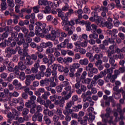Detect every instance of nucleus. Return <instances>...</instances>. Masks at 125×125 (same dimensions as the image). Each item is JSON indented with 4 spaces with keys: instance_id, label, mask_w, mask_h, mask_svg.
I'll use <instances>...</instances> for the list:
<instances>
[{
    "instance_id": "obj_37",
    "label": "nucleus",
    "mask_w": 125,
    "mask_h": 125,
    "mask_svg": "<svg viewBox=\"0 0 125 125\" xmlns=\"http://www.w3.org/2000/svg\"><path fill=\"white\" fill-rule=\"evenodd\" d=\"M18 76H19L18 78L21 81H24V80L26 79V77H25V72H21V73Z\"/></svg>"
},
{
    "instance_id": "obj_33",
    "label": "nucleus",
    "mask_w": 125,
    "mask_h": 125,
    "mask_svg": "<svg viewBox=\"0 0 125 125\" xmlns=\"http://www.w3.org/2000/svg\"><path fill=\"white\" fill-rule=\"evenodd\" d=\"M25 105L26 108H33V106H36L34 103H31L29 100L26 102Z\"/></svg>"
},
{
    "instance_id": "obj_7",
    "label": "nucleus",
    "mask_w": 125,
    "mask_h": 125,
    "mask_svg": "<svg viewBox=\"0 0 125 125\" xmlns=\"http://www.w3.org/2000/svg\"><path fill=\"white\" fill-rule=\"evenodd\" d=\"M70 99V96H65L62 97V96H59L57 99L55 101V105H59L60 107H64V104L65 103V100H68Z\"/></svg>"
},
{
    "instance_id": "obj_51",
    "label": "nucleus",
    "mask_w": 125,
    "mask_h": 125,
    "mask_svg": "<svg viewBox=\"0 0 125 125\" xmlns=\"http://www.w3.org/2000/svg\"><path fill=\"white\" fill-rule=\"evenodd\" d=\"M41 8V6L37 5L36 6L33 7V11L35 13H38L40 12V9Z\"/></svg>"
},
{
    "instance_id": "obj_11",
    "label": "nucleus",
    "mask_w": 125,
    "mask_h": 125,
    "mask_svg": "<svg viewBox=\"0 0 125 125\" xmlns=\"http://www.w3.org/2000/svg\"><path fill=\"white\" fill-rule=\"evenodd\" d=\"M5 52L6 53V57L10 58L12 55L16 54V48L15 49L12 48L10 47H7L5 49Z\"/></svg>"
},
{
    "instance_id": "obj_35",
    "label": "nucleus",
    "mask_w": 125,
    "mask_h": 125,
    "mask_svg": "<svg viewBox=\"0 0 125 125\" xmlns=\"http://www.w3.org/2000/svg\"><path fill=\"white\" fill-rule=\"evenodd\" d=\"M113 90H114V91H115V93H117L116 95H119V97H120L121 92L122 91H121V88L119 89V87L115 85L114 87H113Z\"/></svg>"
},
{
    "instance_id": "obj_16",
    "label": "nucleus",
    "mask_w": 125,
    "mask_h": 125,
    "mask_svg": "<svg viewBox=\"0 0 125 125\" xmlns=\"http://www.w3.org/2000/svg\"><path fill=\"white\" fill-rule=\"evenodd\" d=\"M65 91H63L62 92V95H66L67 94V92L68 93L66 96H69V98H71V96H72V87L70 84L68 86H67L64 88Z\"/></svg>"
},
{
    "instance_id": "obj_6",
    "label": "nucleus",
    "mask_w": 125,
    "mask_h": 125,
    "mask_svg": "<svg viewBox=\"0 0 125 125\" xmlns=\"http://www.w3.org/2000/svg\"><path fill=\"white\" fill-rule=\"evenodd\" d=\"M47 47H49L48 48L53 47V43L52 42L49 41L46 42H42L41 46H37V50H38V52L41 53V52L43 51V48H46Z\"/></svg>"
},
{
    "instance_id": "obj_1",
    "label": "nucleus",
    "mask_w": 125,
    "mask_h": 125,
    "mask_svg": "<svg viewBox=\"0 0 125 125\" xmlns=\"http://www.w3.org/2000/svg\"><path fill=\"white\" fill-rule=\"evenodd\" d=\"M83 72V68H80L78 69L77 72L75 74V77L77 78L75 84V88H76V93L77 94L81 95L82 92H85L86 91V86L81 83V80H80V77L82 75Z\"/></svg>"
},
{
    "instance_id": "obj_14",
    "label": "nucleus",
    "mask_w": 125,
    "mask_h": 125,
    "mask_svg": "<svg viewBox=\"0 0 125 125\" xmlns=\"http://www.w3.org/2000/svg\"><path fill=\"white\" fill-rule=\"evenodd\" d=\"M95 23L102 28L105 27V21L103 20V18L100 16L96 18Z\"/></svg>"
},
{
    "instance_id": "obj_36",
    "label": "nucleus",
    "mask_w": 125,
    "mask_h": 125,
    "mask_svg": "<svg viewBox=\"0 0 125 125\" xmlns=\"http://www.w3.org/2000/svg\"><path fill=\"white\" fill-rule=\"evenodd\" d=\"M44 76L47 78H49L51 76V69L47 68L46 69V71L44 72Z\"/></svg>"
},
{
    "instance_id": "obj_52",
    "label": "nucleus",
    "mask_w": 125,
    "mask_h": 125,
    "mask_svg": "<svg viewBox=\"0 0 125 125\" xmlns=\"http://www.w3.org/2000/svg\"><path fill=\"white\" fill-rule=\"evenodd\" d=\"M21 30L22 33H23L25 34L24 37H26V36L28 35V33H29V29H27V28L25 27H23L21 28Z\"/></svg>"
},
{
    "instance_id": "obj_55",
    "label": "nucleus",
    "mask_w": 125,
    "mask_h": 125,
    "mask_svg": "<svg viewBox=\"0 0 125 125\" xmlns=\"http://www.w3.org/2000/svg\"><path fill=\"white\" fill-rule=\"evenodd\" d=\"M36 77L37 80H41L42 79V77H44V74L39 72L38 74H36Z\"/></svg>"
},
{
    "instance_id": "obj_18",
    "label": "nucleus",
    "mask_w": 125,
    "mask_h": 125,
    "mask_svg": "<svg viewBox=\"0 0 125 125\" xmlns=\"http://www.w3.org/2000/svg\"><path fill=\"white\" fill-rule=\"evenodd\" d=\"M40 59L37 60V62L35 63L34 67L31 68V72L33 73V74H37L39 71V68H40Z\"/></svg>"
},
{
    "instance_id": "obj_64",
    "label": "nucleus",
    "mask_w": 125,
    "mask_h": 125,
    "mask_svg": "<svg viewBox=\"0 0 125 125\" xmlns=\"http://www.w3.org/2000/svg\"><path fill=\"white\" fill-rule=\"evenodd\" d=\"M36 108L37 110L36 113H41L40 112L42 111V105H37Z\"/></svg>"
},
{
    "instance_id": "obj_10",
    "label": "nucleus",
    "mask_w": 125,
    "mask_h": 125,
    "mask_svg": "<svg viewBox=\"0 0 125 125\" xmlns=\"http://www.w3.org/2000/svg\"><path fill=\"white\" fill-rule=\"evenodd\" d=\"M22 88H24V92L21 94V97L23 99H28V94L29 96L34 95V92L32 91H30V88L22 87Z\"/></svg>"
},
{
    "instance_id": "obj_19",
    "label": "nucleus",
    "mask_w": 125,
    "mask_h": 125,
    "mask_svg": "<svg viewBox=\"0 0 125 125\" xmlns=\"http://www.w3.org/2000/svg\"><path fill=\"white\" fill-rule=\"evenodd\" d=\"M113 19L110 17L108 18L107 21H104V27H106L107 29H112L113 28Z\"/></svg>"
},
{
    "instance_id": "obj_45",
    "label": "nucleus",
    "mask_w": 125,
    "mask_h": 125,
    "mask_svg": "<svg viewBox=\"0 0 125 125\" xmlns=\"http://www.w3.org/2000/svg\"><path fill=\"white\" fill-rule=\"evenodd\" d=\"M108 101L112 103V106L113 107H114V106H116V101H115V100H114V98L113 97V96L108 97Z\"/></svg>"
},
{
    "instance_id": "obj_4",
    "label": "nucleus",
    "mask_w": 125,
    "mask_h": 125,
    "mask_svg": "<svg viewBox=\"0 0 125 125\" xmlns=\"http://www.w3.org/2000/svg\"><path fill=\"white\" fill-rule=\"evenodd\" d=\"M75 21L71 20L70 21H68V19L65 20V21L62 22V26L64 27L63 29L65 31V32H67L68 36H71V35H73V32L72 31L71 29H75Z\"/></svg>"
},
{
    "instance_id": "obj_31",
    "label": "nucleus",
    "mask_w": 125,
    "mask_h": 125,
    "mask_svg": "<svg viewBox=\"0 0 125 125\" xmlns=\"http://www.w3.org/2000/svg\"><path fill=\"white\" fill-rule=\"evenodd\" d=\"M56 114L57 116L60 117V120H64L65 119V116L62 114V110L60 109H57Z\"/></svg>"
},
{
    "instance_id": "obj_28",
    "label": "nucleus",
    "mask_w": 125,
    "mask_h": 125,
    "mask_svg": "<svg viewBox=\"0 0 125 125\" xmlns=\"http://www.w3.org/2000/svg\"><path fill=\"white\" fill-rule=\"evenodd\" d=\"M43 121L46 125H50L51 124V120L47 115H44L43 117Z\"/></svg>"
},
{
    "instance_id": "obj_41",
    "label": "nucleus",
    "mask_w": 125,
    "mask_h": 125,
    "mask_svg": "<svg viewBox=\"0 0 125 125\" xmlns=\"http://www.w3.org/2000/svg\"><path fill=\"white\" fill-rule=\"evenodd\" d=\"M40 71L39 72L42 73L43 75H44V72H45V70H46V67L45 65H42L40 67Z\"/></svg>"
},
{
    "instance_id": "obj_42",
    "label": "nucleus",
    "mask_w": 125,
    "mask_h": 125,
    "mask_svg": "<svg viewBox=\"0 0 125 125\" xmlns=\"http://www.w3.org/2000/svg\"><path fill=\"white\" fill-rule=\"evenodd\" d=\"M73 105H75V102H74V101H70L66 103V105L65 107L71 108Z\"/></svg>"
},
{
    "instance_id": "obj_3",
    "label": "nucleus",
    "mask_w": 125,
    "mask_h": 125,
    "mask_svg": "<svg viewBox=\"0 0 125 125\" xmlns=\"http://www.w3.org/2000/svg\"><path fill=\"white\" fill-rule=\"evenodd\" d=\"M35 34L38 35L40 32H42L44 35L48 34L49 31L51 30V25L46 26V23H42L41 22H36L35 23Z\"/></svg>"
},
{
    "instance_id": "obj_57",
    "label": "nucleus",
    "mask_w": 125,
    "mask_h": 125,
    "mask_svg": "<svg viewBox=\"0 0 125 125\" xmlns=\"http://www.w3.org/2000/svg\"><path fill=\"white\" fill-rule=\"evenodd\" d=\"M83 11L84 13H86V14H89L90 13V9H89L87 6H85L84 7Z\"/></svg>"
},
{
    "instance_id": "obj_9",
    "label": "nucleus",
    "mask_w": 125,
    "mask_h": 125,
    "mask_svg": "<svg viewBox=\"0 0 125 125\" xmlns=\"http://www.w3.org/2000/svg\"><path fill=\"white\" fill-rule=\"evenodd\" d=\"M85 27L86 30L88 32H90L92 31L94 33L96 32L97 30V26L94 24H92L90 21H85Z\"/></svg>"
},
{
    "instance_id": "obj_39",
    "label": "nucleus",
    "mask_w": 125,
    "mask_h": 125,
    "mask_svg": "<svg viewBox=\"0 0 125 125\" xmlns=\"http://www.w3.org/2000/svg\"><path fill=\"white\" fill-rule=\"evenodd\" d=\"M51 34H52V35L57 36V37L59 38V37H60V30L59 29H57L56 30H52Z\"/></svg>"
},
{
    "instance_id": "obj_56",
    "label": "nucleus",
    "mask_w": 125,
    "mask_h": 125,
    "mask_svg": "<svg viewBox=\"0 0 125 125\" xmlns=\"http://www.w3.org/2000/svg\"><path fill=\"white\" fill-rule=\"evenodd\" d=\"M116 4V6L117 8H119L121 9L122 8V5H121V3L120 2V0H114Z\"/></svg>"
},
{
    "instance_id": "obj_44",
    "label": "nucleus",
    "mask_w": 125,
    "mask_h": 125,
    "mask_svg": "<svg viewBox=\"0 0 125 125\" xmlns=\"http://www.w3.org/2000/svg\"><path fill=\"white\" fill-rule=\"evenodd\" d=\"M88 119V118H87V116H85L83 117V120L81 121V123H80L81 125H87V120Z\"/></svg>"
},
{
    "instance_id": "obj_58",
    "label": "nucleus",
    "mask_w": 125,
    "mask_h": 125,
    "mask_svg": "<svg viewBox=\"0 0 125 125\" xmlns=\"http://www.w3.org/2000/svg\"><path fill=\"white\" fill-rule=\"evenodd\" d=\"M29 112H30V111L27 108H23L22 109L21 114H22V115H28L29 114Z\"/></svg>"
},
{
    "instance_id": "obj_17",
    "label": "nucleus",
    "mask_w": 125,
    "mask_h": 125,
    "mask_svg": "<svg viewBox=\"0 0 125 125\" xmlns=\"http://www.w3.org/2000/svg\"><path fill=\"white\" fill-rule=\"evenodd\" d=\"M51 80H53L52 77H50L48 79L45 78L44 80H41L40 85L41 86H44V85H48L49 83L51 82Z\"/></svg>"
},
{
    "instance_id": "obj_60",
    "label": "nucleus",
    "mask_w": 125,
    "mask_h": 125,
    "mask_svg": "<svg viewBox=\"0 0 125 125\" xmlns=\"http://www.w3.org/2000/svg\"><path fill=\"white\" fill-rule=\"evenodd\" d=\"M1 37L2 40H4V39L8 38V33H7V31L2 34Z\"/></svg>"
},
{
    "instance_id": "obj_22",
    "label": "nucleus",
    "mask_w": 125,
    "mask_h": 125,
    "mask_svg": "<svg viewBox=\"0 0 125 125\" xmlns=\"http://www.w3.org/2000/svg\"><path fill=\"white\" fill-rule=\"evenodd\" d=\"M101 117L102 119V122L104 124H107L108 123V118H110V113L106 112L105 114H103L101 115Z\"/></svg>"
},
{
    "instance_id": "obj_32",
    "label": "nucleus",
    "mask_w": 125,
    "mask_h": 125,
    "mask_svg": "<svg viewBox=\"0 0 125 125\" xmlns=\"http://www.w3.org/2000/svg\"><path fill=\"white\" fill-rule=\"evenodd\" d=\"M20 70H21L17 67V65H16L14 67L13 73L14 74L15 77H17V76L19 75V74L21 73Z\"/></svg>"
},
{
    "instance_id": "obj_47",
    "label": "nucleus",
    "mask_w": 125,
    "mask_h": 125,
    "mask_svg": "<svg viewBox=\"0 0 125 125\" xmlns=\"http://www.w3.org/2000/svg\"><path fill=\"white\" fill-rule=\"evenodd\" d=\"M7 3L10 7H14V1L13 0H7Z\"/></svg>"
},
{
    "instance_id": "obj_23",
    "label": "nucleus",
    "mask_w": 125,
    "mask_h": 125,
    "mask_svg": "<svg viewBox=\"0 0 125 125\" xmlns=\"http://www.w3.org/2000/svg\"><path fill=\"white\" fill-rule=\"evenodd\" d=\"M12 113L13 115V119L16 120H18L19 118V114H20V112H19V111H17V110L15 109H13L12 110Z\"/></svg>"
},
{
    "instance_id": "obj_46",
    "label": "nucleus",
    "mask_w": 125,
    "mask_h": 125,
    "mask_svg": "<svg viewBox=\"0 0 125 125\" xmlns=\"http://www.w3.org/2000/svg\"><path fill=\"white\" fill-rule=\"evenodd\" d=\"M89 38L90 39H94L95 40H96L98 38V34L96 33H93V34H91L89 35Z\"/></svg>"
},
{
    "instance_id": "obj_59",
    "label": "nucleus",
    "mask_w": 125,
    "mask_h": 125,
    "mask_svg": "<svg viewBox=\"0 0 125 125\" xmlns=\"http://www.w3.org/2000/svg\"><path fill=\"white\" fill-rule=\"evenodd\" d=\"M36 55H37L39 59H43V58H44V56L42 54V53L36 52Z\"/></svg>"
},
{
    "instance_id": "obj_20",
    "label": "nucleus",
    "mask_w": 125,
    "mask_h": 125,
    "mask_svg": "<svg viewBox=\"0 0 125 125\" xmlns=\"http://www.w3.org/2000/svg\"><path fill=\"white\" fill-rule=\"evenodd\" d=\"M21 61H23L25 66H32V64L33 63L32 60H31L30 58L27 57V56L24 57L23 60H21Z\"/></svg>"
},
{
    "instance_id": "obj_2",
    "label": "nucleus",
    "mask_w": 125,
    "mask_h": 125,
    "mask_svg": "<svg viewBox=\"0 0 125 125\" xmlns=\"http://www.w3.org/2000/svg\"><path fill=\"white\" fill-rule=\"evenodd\" d=\"M113 68H109V69H107V73L108 74L107 76L104 78V80L106 83H109L110 80V83H115V86H118L119 87V86L122 84V83H121L119 81H116V79L118 78V74H115L114 75H112V74H113Z\"/></svg>"
},
{
    "instance_id": "obj_34",
    "label": "nucleus",
    "mask_w": 125,
    "mask_h": 125,
    "mask_svg": "<svg viewBox=\"0 0 125 125\" xmlns=\"http://www.w3.org/2000/svg\"><path fill=\"white\" fill-rule=\"evenodd\" d=\"M102 57H103V54L101 53H100L99 54H95L94 57H93V59L94 60V62L95 61V59L96 60H100V59L102 58Z\"/></svg>"
},
{
    "instance_id": "obj_62",
    "label": "nucleus",
    "mask_w": 125,
    "mask_h": 125,
    "mask_svg": "<svg viewBox=\"0 0 125 125\" xmlns=\"http://www.w3.org/2000/svg\"><path fill=\"white\" fill-rule=\"evenodd\" d=\"M54 81V79H51V82H50L49 85L52 87H55L56 86V83L53 82Z\"/></svg>"
},
{
    "instance_id": "obj_26",
    "label": "nucleus",
    "mask_w": 125,
    "mask_h": 125,
    "mask_svg": "<svg viewBox=\"0 0 125 125\" xmlns=\"http://www.w3.org/2000/svg\"><path fill=\"white\" fill-rule=\"evenodd\" d=\"M17 36H18V32L16 31H12L11 32V40H13L15 42H18Z\"/></svg>"
},
{
    "instance_id": "obj_8",
    "label": "nucleus",
    "mask_w": 125,
    "mask_h": 125,
    "mask_svg": "<svg viewBox=\"0 0 125 125\" xmlns=\"http://www.w3.org/2000/svg\"><path fill=\"white\" fill-rule=\"evenodd\" d=\"M18 51L19 54H20V60H23L24 57H27L28 56V52L25 51L22 49L20 46L16 47V53Z\"/></svg>"
},
{
    "instance_id": "obj_25",
    "label": "nucleus",
    "mask_w": 125,
    "mask_h": 125,
    "mask_svg": "<svg viewBox=\"0 0 125 125\" xmlns=\"http://www.w3.org/2000/svg\"><path fill=\"white\" fill-rule=\"evenodd\" d=\"M106 53H107V57L108 58H114L115 57H117V55H113L114 53H115V50H112L110 51V50H105Z\"/></svg>"
},
{
    "instance_id": "obj_40",
    "label": "nucleus",
    "mask_w": 125,
    "mask_h": 125,
    "mask_svg": "<svg viewBox=\"0 0 125 125\" xmlns=\"http://www.w3.org/2000/svg\"><path fill=\"white\" fill-rule=\"evenodd\" d=\"M25 78H26L29 81H31V82H33V81H35L36 79V76H35V75L34 74L26 75Z\"/></svg>"
},
{
    "instance_id": "obj_12",
    "label": "nucleus",
    "mask_w": 125,
    "mask_h": 125,
    "mask_svg": "<svg viewBox=\"0 0 125 125\" xmlns=\"http://www.w3.org/2000/svg\"><path fill=\"white\" fill-rule=\"evenodd\" d=\"M42 117H43V115L41 113H35L32 116V120L33 122H37V120L38 122L42 123Z\"/></svg>"
},
{
    "instance_id": "obj_43",
    "label": "nucleus",
    "mask_w": 125,
    "mask_h": 125,
    "mask_svg": "<svg viewBox=\"0 0 125 125\" xmlns=\"http://www.w3.org/2000/svg\"><path fill=\"white\" fill-rule=\"evenodd\" d=\"M29 96H30L29 98V99H30L29 101H30L31 103H33L35 104V102L37 100V97H36V96L33 95H29Z\"/></svg>"
},
{
    "instance_id": "obj_29",
    "label": "nucleus",
    "mask_w": 125,
    "mask_h": 125,
    "mask_svg": "<svg viewBox=\"0 0 125 125\" xmlns=\"http://www.w3.org/2000/svg\"><path fill=\"white\" fill-rule=\"evenodd\" d=\"M44 91V88H40L37 91H35L34 93L35 95H37V96H39V97H40V96L42 95V93H43Z\"/></svg>"
},
{
    "instance_id": "obj_53",
    "label": "nucleus",
    "mask_w": 125,
    "mask_h": 125,
    "mask_svg": "<svg viewBox=\"0 0 125 125\" xmlns=\"http://www.w3.org/2000/svg\"><path fill=\"white\" fill-rule=\"evenodd\" d=\"M29 58L31 60H34V61H36L37 59H38V55L36 54H32L30 57Z\"/></svg>"
},
{
    "instance_id": "obj_50",
    "label": "nucleus",
    "mask_w": 125,
    "mask_h": 125,
    "mask_svg": "<svg viewBox=\"0 0 125 125\" xmlns=\"http://www.w3.org/2000/svg\"><path fill=\"white\" fill-rule=\"evenodd\" d=\"M31 11V9H27V8H23L21 10V12H24V13L26 12V13H28V14H30Z\"/></svg>"
},
{
    "instance_id": "obj_54",
    "label": "nucleus",
    "mask_w": 125,
    "mask_h": 125,
    "mask_svg": "<svg viewBox=\"0 0 125 125\" xmlns=\"http://www.w3.org/2000/svg\"><path fill=\"white\" fill-rule=\"evenodd\" d=\"M57 98H59V96L57 95H54L53 96H51L50 97V99L51 101H52L53 102H54V101H55L56 100V99H57Z\"/></svg>"
},
{
    "instance_id": "obj_27",
    "label": "nucleus",
    "mask_w": 125,
    "mask_h": 125,
    "mask_svg": "<svg viewBox=\"0 0 125 125\" xmlns=\"http://www.w3.org/2000/svg\"><path fill=\"white\" fill-rule=\"evenodd\" d=\"M65 110L63 111V113L65 116H68V115H71L73 113V109L68 107H64Z\"/></svg>"
},
{
    "instance_id": "obj_30",
    "label": "nucleus",
    "mask_w": 125,
    "mask_h": 125,
    "mask_svg": "<svg viewBox=\"0 0 125 125\" xmlns=\"http://www.w3.org/2000/svg\"><path fill=\"white\" fill-rule=\"evenodd\" d=\"M89 61H88V59L86 58H84L83 60H80L79 61V63L81 65H83V66H87L88 65V63Z\"/></svg>"
},
{
    "instance_id": "obj_38",
    "label": "nucleus",
    "mask_w": 125,
    "mask_h": 125,
    "mask_svg": "<svg viewBox=\"0 0 125 125\" xmlns=\"http://www.w3.org/2000/svg\"><path fill=\"white\" fill-rule=\"evenodd\" d=\"M86 56L89 58V60L90 61V62H94V60L93 59V55H92L91 53H87L86 54Z\"/></svg>"
},
{
    "instance_id": "obj_13",
    "label": "nucleus",
    "mask_w": 125,
    "mask_h": 125,
    "mask_svg": "<svg viewBox=\"0 0 125 125\" xmlns=\"http://www.w3.org/2000/svg\"><path fill=\"white\" fill-rule=\"evenodd\" d=\"M57 10L58 13V16L59 17H61L62 20V25L63 22H64L65 20H67V19H69V17H68V15L63 13V12H62V10H61V9H58Z\"/></svg>"
},
{
    "instance_id": "obj_21",
    "label": "nucleus",
    "mask_w": 125,
    "mask_h": 125,
    "mask_svg": "<svg viewBox=\"0 0 125 125\" xmlns=\"http://www.w3.org/2000/svg\"><path fill=\"white\" fill-rule=\"evenodd\" d=\"M108 45H109V41L108 40H104L103 41V43L99 45V47L102 50H107V48L105 46Z\"/></svg>"
},
{
    "instance_id": "obj_24",
    "label": "nucleus",
    "mask_w": 125,
    "mask_h": 125,
    "mask_svg": "<svg viewBox=\"0 0 125 125\" xmlns=\"http://www.w3.org/2000/svg\"><path fill=\"white\" fill-rule=\"evenodd\" d=\"M17 66L21 71H25V69H27V66L24 64L23 62L22 61L19 62Z\"/></svg>"
},
{
    "instance_id": "obj_48",
    "label": "nucleus",
    "mask_w": 125,
    "mask_h": 125,
    "mask_svg": "<svg viewBox=\"0 0 125 125\" xmlns=\"http://www.w3.org/2000/svg\"><path fill=\"white\" fill-rule=\"evenodd\" d=\"M29 46H30L29 43L26 42H24V43H23V47L24 51H26L27 52H28V51H29V50L28 49V47H29Z\"/></svg>"
},
{
    "instance_id": "obj_5",
    "label": "nucleus",
    "mask_w": 125,
    "mask_h": 125,
    "mask_svg": "<svg viewBox=\"0 0 125 125\" xmlns=\"http://www.w3.org/2000/svg\"><path fill=\"white\" fill-rule=\"evenodd\" d=\"M86 70L88 72V76L90 78H92L94 74H97L98 73V69L95 67H93V64L90 62L87 66H86Z\"/></svg>"
},
{
    "instance_id": "obj_63",
    "label": "nucleus",
    "mask_w": 125,
    "mask_h": 125,
    "mask_svg": "<svg viewBox=\"0 0 125 125\" xmlns=\"http://www.w3.org/2000/svg\"><path fill=\"white\" fill-rule=\"evenodd\" d=\"M51 9H50V7L49 6H46L43 12H44V13H45V14H47V13H49L50 12V10Z\"/></svg>"
},
{
    "instance_id": "obj_61",
    "label": "nucleus",
    "mask_w": 125,
    "mask_h": 125,
    "mask_svg": "<svg viewBox=\"0 0 125 125\" xmlns=\"http://www.w3.org/2000/svg\"><path fill=\"white\" fill-rule=\"evenodd\" d=\"M6 3H1V10L2 11L6 10L7 8Z\"/></svg>"
},
{
    "instance_id": "obj_15",
    "label": "nucleus",
    "mask_w": 125,
    "mask_h": 125,
    "mask_svg": "<svg viewBox=\"0 0 125 125\" xmlns=\"http://www.w3.org/2000/svg\"><path fill=\"white\" fill-rule=\"evenodd\" d=\"M51 48H48L46 50V54H52V53H54V56L56 57H59L60 55H61V54L60 53L59 51L54 50L53 49H51Z\"/></svg>"
},
{
    "instance_id": "obj_49",
    "label": "nucleus",
    "mask_w": 125,
    "mask_h": 125,
    "mask_svg": "<svg viewBox=\"0 0 125 125\" xmlns=\"http://www.w3.org/2000/svg\"><path fill=\"white\" fill-rule=\"evenodd\" d=\"M78 17L79 18H81L82 17L83 18V9H79L77 11Z\"/></svg>"
}]
</instances>
